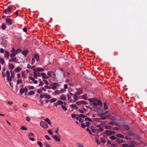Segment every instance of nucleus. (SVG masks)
I'll list each match as a JSON object with an SVG mask.
<instances>
[{
  "label": "nucleus",
  "mask_w": 147,
  "mask_h": 147,
  "mask_svg": "<svg viewBox=\"0 0 147 147\" xmlns=\"http://www.w3.org/2000/svg\"><path fill=\"white\" fill-rule=\"evenodd\" d=\"M5 22L8 25H11L12 24V21L9 18L6 19Z\"/></svg>",
  "instance_id": "20e7f679"
},
{
  "label": "nucleus",
  "mask_w": 147,
  "mask_h": 147,
  "mask_svg": "<svg viewBox=\"0 0 147 147\" xmlns=\"http://www.w3.org/2000/svg\"><path fill=\"white\" fill-rule=\"evenodd\" d=\"M76 89L80 94L82 92L83 90L80 88H76Z\"/></svg>",
  "instance_id": "a878e982"
},
{
  "label": "nucleus",
  "mask_w": 147,
  "mask_h": 147,
  "mask_svg": "<svg viewBox=\"0 0 147 147\" xmlns=\"http://www.w3.org/2000/svg\"><path fill=\"white\" fill-rule=\"evenodd\" d=\"M37 143L39 145V146L40 147H43L42 143L41 142L39 141V142H37Z\"/></svg>",
  "instance_id": "49530a36"
},
{
  "label": "nucleus",
  "mask_w": 147,
  "mask_h": 147,
  "mask_svg": "<svg viewBox=\"0 0 147 147\" xmlns=\"http://www.w3.org/2000/svg\"><path fill=\"white\" fill-rule=\"evenodd\" d=\"M42 92V89H39L37 90V93H40Z\"/></svg>",
  "instance_id": "e2e57ef3"
},
{
  "label": "nucleus",
  "mask_w": 147,
  "mask_h": 147,
  "mask_svg": "<svg viewBox=\"0 0 147 147\" xmlns=\"http://www.w3.org/2000/svg\"><path fill=\"white\" fill-rule=\"evenodd\" d=\"M14 66L12 64L10 63L8 65V68L9 69H11V70H12L13 69H14Z\"/></svg>",
  "instance_id": "ddd939ff"
},
{
  "label": "nucleus",
  "mask_w": 147,
  "mask_h": 147,
  "mask_svg": "<svg viewBox=\"0 0 147 147\" xmlns=\"http://www.w3.org/2000/svg\"><path fill=\"white\" fill-rule=\"evenodd\" d=\"M116 142L119 144H121L124 142V141L123 140H121L119 138H117Z\"/></svg>",
  "instance_id": "1a4fd4ad"
},
{
  "label": "nucleus",
  "mask_w": 147,
  "mask_h": 147,
  "mask_svg": "<svg viewBox=\"0 0 147 147\" xmlns=\"http://www.w3.org/2000/svg\"><path fill=\"white\" fill-rule=\"evenodd\" d=\"M108 112L107 111H106V112L105 113H101V114H100L99 115V116L100 117H102L103 116H104L105 115V114H106Z\"/></svg>",
  "instance_id": "680f3d73"
},
{
  "label": "nucleus",
  "mask_w": 147,
  "mask_h": 147,
  "mask_svg": "<svg viewBox=\"0 0 147 147\" xmlns=\"http://www.w3.org/2000/svg\"><path fill=\"white\" fill-rule=\"evenodd\" d=\"M78 116H80L82 118H84L86 117L85 115L82 114H80V115H78Z\"/></svg>",
  "instance_id": "4d7b16f0"
},
{
  "label": "nucleus",
  "mask_w": 147,
  "mask_h": 147,
  "mask_svg": "<svg viewBox=\"0 0 147 147\" xmlns=\"http://www.w3.org/2000/svg\"><path fill=\"white\" fill-rule=\"evenodd\" d=\"M85 121H88L90 122H92V120L88 117H86V118H85Z\"/></svg>",
  "instance_id": "c03bdc74"
},
{
  "label": "nucleus",
  "mask_w": 147,
  "mask_h": 147,
  "mask_svg": "<svg viewBox=\"0 0 147 147\" xmlns=\"http://www.w3.org/2000/svg\"><path fill=\"white\" fill-rule=\"evenodd\" d=\"M24 89H23V88H21L20 91V93L21 94H23L24 93Z\"/></svg>",
  "instance_id": "37998d69"
},
{
  "label": "nucleus",
  "mask_w": 147,
  "mask_h": 147,
  "mask_svg": "<svg viewBox=\"0 0 147 147\" xmlns=\"http://www.w3.org/2000/svg\"><path fill=\"white\" fill-rule=\"evenodd\" d=\"M0 63L2 64H3L4 63L5 61L3 59L0 58Z\"/></svg>",
  "instance_id": "c9c22d12"
},
{
  "label": "nucleus",
  "mask_w": 147,
  "mask_h": 147,
  "mask_svg": "<svg viewBox=\"0 0 147 147\" xmlns=\"http://www.w3.org/2000/svg\"><path fill=\"white\" fill-rule=\"evenodd\" d=\"M105 128L106 129H111L112 128V127L110 126H108L105 127Z\"/></svg>",
  "instance_id": "3c124183"
},
{
  "label": "nucleus",
  "mask_w": 147,
  "mask_h": 147,
  "mask_svg": "<svg viewBox=\"0 0 147 147\" xmlns=\"http://www.w3.org/2000/svg\"><path fill=\"white\" fill-rule=\"evenodd\" d=\"M48 132L49 134H50L51 135H53V132L52 131V130L51 129L49 130L48 131Z\"/></svg>",
  "instance_id": "338daca9"
},
{
  "label": "nucleus",
  "mask_w": 147,
  "mask_h": 147,
  "mask_svg": "<svg viewBox=\"0 0 147 147\" xmlns=\"http://www.w3.org/2000/svg\"><path fill=\"white\" fill-rule=\"evenodd\" d=\"M88 101L90 102H94L96 101V99L95 98H92L88 99Z\"/></svg>",
  "instance_id": "f3484780"
},
{
  "label": "nucleus",
  "mask_w": 147,
  "mask_h": 147,
  "mask_svg": "<svg viewBox=\"0 0 147 147\" xmlns=\"http://www.w3.org/2000/svg\"><path fill=\"white\" fill-rule=\"evenodd\" d=\"M36 72V71H34V72H33V76L36 79L37 78V77L38 76V74H37Z\"/></svg>",
  "instance_id": "b1692460"
},
{
  "label": "nucleus",
  "mask_w": 147,
  "mask_h": 147,
  "mask_svg": "<svg viewBox=\"0 0 147 147\" xmlns=\"http://www.w3.org/2000/svg\"><path fill=\"white\" fill-rule=\"evenodd\" d=\"M44 145L46 147H50V145L48 144V143L45 142H44Z\"/></svg>",
  "instance_id": "e433bc0d"
},
{
  "label": "nucleus",
  "mask_w": 147,
  "mask_h": 147,
  "mask_svg": "<svg viewBox=\"0 0 147 147\" xmlns=\"http://www.w3.org/2000/svg\"><path fill=\"white\" fill-rule=\"evenodd\" d=\"M45 76L43 77V79H48L49 78V77L47 76L46 74L45 73Z\"/></svg>",
  "instance_id": "052dcab7"
},
{
  "label": "nucleus",
  "mask_w": 147,
  "mask_h": 147,
  "mask_svg": "<svg viewBox=\"0 0 147 147\" xmlns=\"http://www.w3.org/2000/svg\"><path fill=\"white\" fill-rule=\"evenodd\" d=\"M45 120L49 125H51V122L48 118H46Z\"/></svg>",
  "instance_id": "412c9836"
},
{
  "label": "nucleus",
  "mask_w": 147,
  "mask_h": 147,
  "mask_svg": "<svg viewBox=\"0 0 147 147\" xmlns=\"http://www.w3.org/2000/svg\"><path fill=\"white\" fill-rule=\"evenodd\" d=\"M15 51H16V50H15V48H13L11 51V52L12 53H15Z\"/></svg>",
  "instance_id": "69168bd1"
},
{
  "label": "nucleus",
  "mask_w": 147,
  "mask_h": 147,
  "mask_svg": "<svg viewBox=\"0 0 147 147\" xmlns=\"http://www.w3.org/2000/svg\"><path fill=\"white\" fill-rule=\"evenodd\" d=\"M131 144H133L134 145H137V144H136V142L135 141H131L130 142Z\"/></svg>",
  "instance_id": "603ef678"
},
{
  "label": "nucleus",
  "mask_w": 147,
  "mask_h": 147,
  "mask_svg": "<svg viewBox=\"0 0 147 147\" xmlns=\"http://www.w3.org/2000/svg\"><path fill=\"white\" fill-rule=\"evenodd\" d=\"M6 27V26L4 24H3L1 26V28L2 29H3V30H5V29Z\"/></svg>",
  "instance_id": "58836bf2"
},
{
  "label": "nucleus",
  "mask_w": 147,
  "mask_h": 147,
  "mask_svg": "<svg viewBox=\"0 0 147 147\" xmlns=\"http://www.w3.org/2000/svg\"><path fill=\"white\" fill-rule=\"evenodd\" d=\"M70 106L71 108L75 109L76 110H77L78 109L77 107L75 104H71L70 105Z\"/></svg>",
  "instance_id": "6ab92c4d"
},
{
  "label": "nucleus",
  "mask_w": 147,
  "mask_h": 147,
  "mask_svg": "<svg viewBox=\"0 0 147 147\" xmlns=\"http://www.w3.org/2000/svg\"><path fill=\"white\" fill-rule=\"evenodd\" d=\"M21 51V50L20 49H18L16 51L15 53L16 54H17Z\"/></svg>",
  "instance_id": "79ce46f5"
},
{
  "label": "nucleus",
  "mask_w": 147,
  "mask_h": 147,
  "mask_svg": "<svg viewBox=\"0 0 147 147\" xmlns=\"http://www.w3.org/2000/svg\"><path fill=\"white\" fill-rule=\"evenodd\" d=\"M109 138L110 139L112 140H117V138L115 136H112L110 137Z\"/></svg>",
  "instance_id": "cd10ccee"
},
{
  "label": "nucleus",
  "mask_w": 147,
  "mask_h": 147,
  "mask_svg": "<svg viewBox=\"0 0 147 147\" xmlns=\"http://www.w3.org/2000/svg\"><path fill=\"white\" fill-rule=\"evenodd\" d=\"M55 93L56 94H59V93H61V90H57L55 91Z\"/></svg>",
  "instance_id": "2f4dec72"
},
{
  "label": "nucleus",
  "mask_w": 147,
  "mask_h": 147,
  "mask_svg": "<svg viewBox=\"0 0 147 147\" xmlns=\"http://www.w3.org/2000/svg\"><path fill=\"white\" fill-rule=\"evenodd\" d=\"M81 103L82 104L87 105V103L84 100H81Z\"/></svg>",
  "instance_id": "5fc2aeb1"
},
{
  "label": "nucleus",
  "mask_w": 147,
  "mask_h": 147,
  "mask_svg": "<svg viewBox=\"0 0 147 147\" xmlns=\"http://www.w3.org/2000/svg\"><path fill=\"white\" fill-rule=\"evenodd\" d=\"M57 102L59 105H62L63 104V102L61 100H58Z\"/></svg>",
  "instance_id": "f704fd0d"
},
{
  "label": "nucleus",
  "mask_w": 147,
  "mask_h": 147,
  "mask_svg": "<svg viewBox=\"0 0 147 147\" xmlns=\"http://www.w3.org/2000/svg\"><path fill=\"white\" fill-rule=\"evenodd\" d=\"M35 93L33 91H31L28 93V94L30 95H33Z\"/></svg>",
  "instance_id": "c85d7f7f"
},
{
  "label": "nucleus",
  "mask_w": 147,
  "mask_h": 147,
  "mask_svg": "<svg viewBox=\"0 0 147 147\" xmlns=\"http://www.w3.org/2000/svg\"><path fill=\"white\" fill-rule=\"evenodd\" d=\"M116 136L117 137H119L120 138H124V136L123 135H122L121 134H117L116 135Z\"/></svg>",
  "instance_id": "aec40b11"
},
{
  "label": "nucleus",
  "mask_w": 147,
  "mask_h": 147,
  "mask_svg": "<svg viewBox=\"0 0 147 147\" xmlns=\"http://www.w3.org/2000/svg\"><path fill=\"white\" fill-rule=\"evenodd\" d=\"M52 137L57 142H59L60 141L59 136L58 135L57 136L55 135H53Z\"/></svg>",
  "instance_id": "39448f33"
},
{
  "label": "nucleus",
  "mask_w": 147,
  "mask_h": 147,
  "mask_svg": "<svg viewBox=\"0 0 147 147\" xmlns=\"http://www.w3.org/2000/svg\"><path fill=\"white\" fill-rule=\"evenodd\" d=\"M45 97L47 99H50L51 98V96L49 94H41L40 95V98H42Z\"/></svg>",
  "instance_id": "f03ea898"
},
{
  "label": "nucleus",
  "mask_w": 147,
  "mask_h": 147,
  "mask_svg": "<svg viewBox=\"0 0 147 147\" xmlns=\"http://www.w3.org/2000/svg\"><path fill=\"white\" fill-rule=\"evenodd\" d=\"M104 106V109L105 110H107L108 108V107L106 104V103H103Z\"/></svg>",
  "instance_id": "72a5a7b5"
},
{
  "label": "nucleus",
  "mask_w": 147,
  "mask_h": 147,
  "mask_svg": "<svg viewBox=\"0 0 147 147\" xmlns=\"http://www.w3.org/2000/svg\"><path fill=\"white\" fill-rule=\"evenodd\" d=\"M21 129L24 130H27L28 129L24 126H23L21 127Z\"/></svg>",
  "instance_id": "a19ab883"
},
{
  "label": "nucleus",
  "mask_w": 147,
  "mask_h": 147,
  "mask_svg": "<svg viewBox=\"0 0 147 147\" xmlns=\"http://www.w3.org/2000/svg\"><path fill=\"white\" fill-rule=\"evenodd\" d=\"M77 144L78 147H84L80 143H77Z\"/></svg>",
  "instance_id": "13d9d810"
},
{
  "label": "nucleus",
  "mask_w": 147,
  "mask_h": 147,
  "mask_svg": "<svg viewBox=\"0 0 147 147\" xmlns=\"http://www.w3.org/2000/svg\"><path fill=\"white\" fill-rule=\"evenodd\" d=\"M123 147H129V145L128 144H122Z\"/></svg>",
  "instance_id": "7c9ffc66"
},
{
  "label": "nucleus",
  "mask_w": 147,
  "mask_h": 147,
  "mask_svg": "<svg viewBox=\"0 0 147 147\" xmlns=\"http://www.w3.org/2000/svg\"><path fill=\"white\" fill-rule=\"evenodd\" d=\"M100 140L102 142L105 143L106 142V141L104 139L102 138H101Z\"/></svg>",
  "instance_id": "0e129e2a"
},
{
  "label": "nucleus",
  "mask_w": 147,
  "mask_h": 147,
  "mask_svg": "<svg viewBox=\"0 0 147 147\" xmlns=\"http://www.w3.org/2000/svg\"><path fill=\"white\" fill-rule=\"evenodd\" d=\"M10 72H11V76L12 78H13L14 77H15V76H14L15 73H14V72L13 71H12V70H11L10 71Z\"/></svg>",
  "instance_id": "4c0bfd02"
},
{
  "label": "nucleus",
  "mask_w": 147,
  "mask_h": 147,
  "mask_svg": "<svg viewBox=\"0 0 147 147\" xmlns=\"http://www.w3.org/2000/svg\"><path fill=\"white\" fill-rule=\"evenodd\" d=\"M93 107L94 109V110L95 111H97V112H99L100 109L98 108L97 107Z\"/></svg>",
  "instance_id": "a18cd8bd"
},
{
  "label": "nucleus",
  "mask_w": 147,
  "mask_h": 147,
  "mask_svg": "<svg viewBox=\"0 0 147 147\" xmlns=\"http://www.w3.org/2000/svg\"><path fill=\"white\" fill-rule=\"evenodd\" d=\"M9 53L7 51H5V53L4 54V57L6 58H8L9 57Z\"/></svg>",
  "instance_id": "0eeeda50"
},
{
  "label": "nucleus",
  "mask_w": 147,
  "mask_h": 147,
  "mask_svg": "<svg viewBox=\"0 0 147 147\" xmlns=\"http://www.w3.org/2000/svg\"><path fill=\"white\" fill-rule=\"evenodd\" d=\"M116 122H110L109 123V124L110 125H113L116 124Z\"/></svg>",
  "instance_id": "bf43d9fd"
},
{
  "label": "nucleus",
  "mask_w": 147,
  "mask_h": 147,
  "mask_svg": "<svg viewBox=\"0 0 147 147\" xmlns=\"http://www.w3.org/2000/svg\"><path fill=\"white\" fill-rule=\"evenodd\" d=\"M60 99L63 100H65L66 99V97L63 94H62L60 96Z\"/></svg>",
  "instance_id": "2eb2a0df"
},
{
  "label": "nucleus",
  "mask_w": 147,
  "mask_h": 147,
  "mask_svg": "<svg viewBox=\"0 0 147 147\" xmlns=\"http://www.w3.org/2000/svg\"><path fill=\"white\" fill-rule=\"evenodd\" d=\"M28 53V51L27 50H25L24 51H23L22 52V53L23 55H24V56H26L27 55Z\"/></svg>",
  "instance_id": "473e14b6"
},
{
  "label": "nucleus",
  "mask_w": 147,
  "mask_h": 147,
  "mask_svg": "<svg viewBox=\"0 0 147 147\" xmlns=\"http://www.w3.org/2000/svg\"><path fill=\"white\" fill-rule=\"evenodd\" d=\"M16 54L15 53H12L10 55V57L12 58L16 56Z\"/></svg>",
  "instance_id": "de8ad7c7"
},
{
  "label": "nucleus",
  "mask_w": 147,
  "mask_h": 147,
  "mask_svg": "<svg viewBox=\"0 0 147 147\" xmlns=\"http://www.w3.org/2000/svg\"><path fill=\"white\" fill-rule=\"evenodd\" d=\"M110 120L111 121H116L117 120V119L115 117H113L111 118Z\"/></svg>",
  "instance_id": "864d4df0"
},
{
  "label": "nucleus",
  "mask_w": 147,
  "mask_h": 147,
  "mask_svg": "<svg viewBox=\"0 0 147 147\" xmlns=\"http://www.w3.org/2000/svg\"><path fill=\"white\" fill-rule=\"evenodd\" d=\"M86 124L85 125L87 127H89L90 126L89 124H90V123L89 122H86Z\"/></svg>",
  "instance_id": "6e6d98bb"
},
{
  "label": "nucleus",
  "mask_w": 147,
  "mask_h": 147,
  "mask_svg": "<svg viewBox=\"0 0 147 147\" xmlns=\"http://www.w3.org/2000/svg\"><path fill=\"white\" fill-rule=\"evenodd\" d=\"M50 86L51 87V88L53 90H55L57 88V87L54 84V83L53 84H51Z\"/></svg>",
  "instance_id": "4468645a"
},
{
  "label": "nucleus",
  "mask_w": 147,
  "mask_h": 147,
  "mask_svg": "<svg viewBox=\"0 0 147 147\" xmlns=\"http://www.w3.org/2000/svg\"><path fill=\"white\" fill-rule=\"evenodd\" d=\"M34 57L37 61H39V57L38 54H35L34 55Z\"/></svg>",
  "instance_id": "6e6552de"
},
{
  "label": "nucleus",
  "mask_w": 147,
  "mask_h": 147,
  "mask_svg": "<svg viewBox=\"0 0 147 147\" xmlns=\"http://www.w3.org/2000/svg\"><path fill=\"white\" fill-rule=\"evenodd\" d=\"M21 69L19 67H17L15 69V71L16 73L19 72L21 71Z\"/></svg>",
  "instance_id": "a211bd4d"
},
{
  "label": "nucleus",
  "mask_w": 147,
  "mask_h": 147,
  "mask_svg": "<svg viewBox=\"0 0 147 147\" xmlns=\"http://www.w3.org/2000/svg\"><path fill=\"white\" fill-rule=\"evenodd\" d=\"M33 70L34 71L38 72L39 71H44V70L42 68L38 67L37 68L34 69Z\"/></svg>",
  "instance_id": "423d86ee"
},
{
  "label": "nucleus",
  "mask_w": 147,
  "mask_h": 147,
  "mask_svg": "<svg viewBox=\"0 0 147 147\" xmlns=\"http://www.w3.org/2000/svg\"><path fill=\"white\" fill-rule=\"evenodd\" d=\"M128 135L130 136H134L136 137H138V138H139L138 137V135H136V134H135L133 133H131V132H129L128 133Z\"/></svg>",
  "instance_id": "dca6fc26"
},
{
  "label": "nucleus",
  "mask_w": 147,
  "mask_h": 147,
  "mask_svg": "<svg viewBox=\"0 0 147 147\" xmlns=\"http://www.w3.org/2000/svg\"><path fill=\"white\" fill-rule=\"evenodd\" d=\"M57 101V99L55 98H52L50 100V103H53L56 102Z\"/></svg>",
  "instance_id": "393cba45"
},
{
  "label": "nucleus",
  "mask_w": 147,
  "mask_h": 147,
  "mask_svg": "<svg viewBox=\"0 0 147 147\" xmlns=\"http://www.w3.org/2000/svg\"><path fill=\"white\" fill-rule=\"evenodd\" d=\"M93 127L91 126V128L92 130V131L93 133H96V134H98V130L96 129H94L93 128Z\"/></svg>",
  "instance_id": "9b49d317"
},
{
  "label": "nucleus",
  "mask_w": 147,
  "mask_h": 147,
  "mask_svg": "<svg viewBox=\"0 0 147 147\" xmlns=\"http://www.w3.org/2000/svg\"><path fill=\"white\" fill-rule=\"evenodd\" d=\"M44 84V83L42 82V81H40V84H39L38 86H42Z\"/></svg>",
  "instance_id": "774afa93"
},
{
  "label": "nucleus",
  "mask_w": 147,
  "mask_h": 147,
  "mask_svg": "<svg viewBox=\"0 0 147 147\" xmlns=\"http://www.w3.org/2000/svg\"><path fill=\"white\" fill-rule=\"evenodd\" d=\"M86 97L87 95L86 94H84L82 96L83 98L86 100H87Z\"/></svg>",
  "instance_id": "09e8293b"
},
{
  "label": "nucleus",
  "mask_w": 147,
  "mask_h": 147,
  "mask_svg": "<svg viewBox=\"0 0 147 147\" xmlns=\"http://www.w3.org/2000/svg\"><path fill=\"white\" fill-rule=\"evenodd\" d=\"M115 134V132L114 131L106 130L104 132L103 135L104 136L106 134L107 136H111L114 135Z\"/></svg>",
  "instance_id": "f257e3e1"
},
{
  "label": "nucleus",
  "mask_w": 147,
  "mask_h": 147,
  "mask_svg": "<svg viewBox=\"0 0 147 147\" xmlns=\"http://www.w3.org/2000/svg\"><path fill=\"white\" fill-rule=\"evenodd\" d=\"M96 101L97 102L98 105H99L100 106H102V103L100 100H97Z\"/></svg>",
  "instance_id": "4be33fe9"
},
{
  "label": "nucleus",
  "mask_w": 147,
  "mask_h": 147,
  "mask_svg": "<svg viewBox=\"0 0 147 147\" xmlns=\"http://www.w3.org/2000/svg\"><path fill=\"white\" fill-rule=\"evenodd\" d=\"M73 98L76 101L78 100L79 99L78 96L76 95H74Z\"/></svg>",
  "instance_id": "bb28decb"
},
{
  "label": "nucleus",
  "mask_w": 147,
  "mask_h": 147,
  "mask_svg": "<svg viewBox=\"0 0 147 147\" xmlns=\"http://www.w3.org/2000/svg\"><path fill=\"white\" fill-rule=\"evenodd\" d=\"M45 73H38V75L39 76H42V78H43V77L45 76Z\"/></svg>",
  "instance_id": "5701e85b"
},
{
  "label": "nucleus",
  "mask_w": 147,
  "mask_h": 147,
  "mask_svg": "<svg viewBox=\"0 0 147 147\" xmlns=\"http://www.w3.org/2000/svg\"><path fill=\"white\" fill-rule=\"evenodd\" d=\"M40 125L44 128H47L48 127L47 124L44 121H41L40 123Z\"/></svg>",
  "instance_id": "7ed1b4c3"
},
{
  "label": "nucleus",
  "mask_w": 147,
  "mask_h": 147,
  "mask_svg": "<svg viewBox=\"0 0 147 147\" xmlns=\"http://www.w3.org/2000/svg\"><path fill=\"white\" fill-rule=\"evenodd\" d=\"M123 128L126 130H129V127L127 125H123Z\"/></svg>",
  "instance_id": "f8f14e48"
},
{
  "label": "nucleus",
  "mask_w": 147,
  "mask_h": 147,
  "mask_svg": "<svg viewBox=\"0 0 147 147\" xmlns=\"http://www.w3.org/2000/svg\"><path fill=\"white\" fill-rule=\"evenodd\" d=\"M7 80L8 81L10 82L12 80V77H10V76L7 77Z\"/></svg>",
  "instance_id": "ea45409f"
},
{
  "label": "nucleus",
  "mask_w": 147,
  "mask_h": 147,
  "mask_svg": "<svg viewBox=\"0 0 147 147\" xmlns=\"http://www.w3.org/2000/svg\"><path fill=\"white\" fill-rule=\"evenodd\" d=\"M11 9H12L11 7L10 6H9L7 7V10L9 12H11Z\"/></svg>",
  "instance_id": "c756f323"
},
{
  "label": "nucleus",
  "mask_w": 147,
  "mask_h": 147,
  "mask_svg": "<svg viewBox=\"0 0 147 147\" xmlns=\"http://www.w3.org/2000/svg\"><path fill=\"white\" fill-rule=\"evenodd\" d=\"M9 61L14 62L16 63L17 62V58L16 57L11 58V59H9Z\"/></svg>",
  "instance_id": "9d476101"
},
{
  "label": "nucleus",
  "mask_w": 147,
  "mask_h": 147,
  "mask_svg": "<svg viewBox=\"0 0 147 147\" xmlns=\"http://www.w3.org/2000/svg\"><path fill=\"white\" fill-rule=\"evenodd\" d=\"M61 107L65 111H66L67 110L66 107L63 105H61Z\"/></svg>",
  "instance_id": "8fccbe9b"
}]
</instances>
